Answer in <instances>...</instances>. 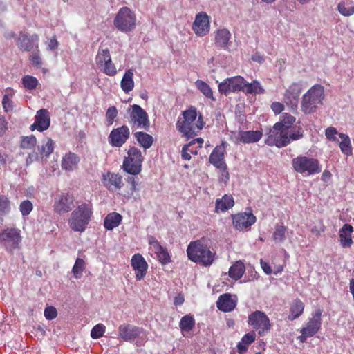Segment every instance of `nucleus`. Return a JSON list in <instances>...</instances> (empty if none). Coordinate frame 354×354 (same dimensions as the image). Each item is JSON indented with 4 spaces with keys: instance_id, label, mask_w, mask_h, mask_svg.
<instances>
[{
    "instance_id": "nucleus-12",
    "label": "nucleus",
    "mask_w": 354,
    "mask_h": 354,
    "mask_svg": "<svg viewBox=\"0 0 354 354\" xmlns=\"http://www.w3.org/2000/svg\"><path fill=\"white\" fill-rule=\"evenodd\" d=\"M129 124L133 129L148 130L150 122L147 113L139 105H132L131 111L129 113Z\"/></svg>"
},
{
    "instance_id": "nucleus-61",
    "label": "nucleus",
    "mask_w": 354,
    "mask_h": 354,
    "mask_svg": "<svg viewBox=\"0 0 354 354\" xmlns=\"http://www.w3.org/2000/svg\"><path fill=\"white\" fill-rule=\"evenodd\" d=\"M46 44L48 50H56L59 46V42L57 41L56 36H53L51 38H50L47 41Z\"/></svg>"
},
{
    "instance_id": "nucleus-64",
    "label": "nucleus",
    "mask_w": 354,
    "mask_h": 354,
    "mask_svg": "<svg viewBox=\"0 0 354 354\" xmlns=\"http://www.w3.org/2000/svg\"><path fill=\"white\" fill-rule=\"evenodd\" d=\"M8 162H12V158L6 153H0V168L5 167Z\"/></svg>"
},
{
    "instance_id": "nucleus-11",
    "label": "nucleus",
    "mask_w": 354,
    "mask_h": 354,
    "mask_svg": "<svg viewBox=\"0 0 354 354\" xmlns=\"http://www.w3.org/2000/svg\"><path fill=\"white\" fill-rule=\"evenodd\" d=\"M21 241V231L17 227H7L0 232V244L8 252L18 248Z\"/></svg>"
},
{
    "instance_id": "nucleus-13",
    "label": "nucleus",
    "mask_w": 354,
    "mask_h": 354,
    "mask_svg": "<svg viewBox=\"0 0 354 354\" xmlns=\"http://www.w3.org/2000/svg\"><path fill=\"white\" fill-rule=\"evenodd\" d=\"M225 142H222V145L216 146L212 151L209 162L213 165L216 168L218 169L221 173L222 177L225 180H228L230 178V174L227 170V166L225 162Z\"/></svg>"
},
{
    "instance_id": "nucleus-30",
    "label": "nucleus",
    "mask_w": 354,
    "mask_h": 354,
    "mask_svg": "<svg viewBox=\"0 0 354 354\" xmlns=\"http://www.w3.org/2000/svg\"><path fill=\"white\" fill-rule=\"evenodd\" d=\"M234 200L231 194H224L221 198L215 201V212H225L233 207Z\"/></svg>"
},
{
    "instance_id": "nucleus-59",
    "label": "nucleus",
    "mask_w": 354,
    "mask_h": 354,
    "mask_svg": "<svg viewBox=\"0 0 354 354\" xmlns=\"http://www.w3.org/2000/svg\"><path fill=\"white\" fill-rule=\"evenodd\" d=\"M338 133L337 129L335 127H330L326 129L325 136L327 139L333 141H337V138L335 136Z\"/></svg>"
},
{
    "instance_id": "nucleus-5",
    "label": "nucleus",
    "mask_w": 354,
    "mask_h": 354,
    "mask_svg": "<svg viewBox=\"0 0 354 354\" xmlns=\"http://www.w3.org/2000/svg\"><path fill=\"white\" fill-rule=\"evenodd\" d=\"M303 136V132L299 130L290 133L283 129L276 128V125L274 124L272 129L268 133L265 143L268 146H276L278 148H281L288 145L291 141L301 139Z\"/></svg>"
},
{
    "instance_id": "nucleus-8",
    "label": "nucleus",
    "mask_w": 354,
    "mask_h": 354,
    "mask_svg": "<svg viewBox=\"0 0 354 354\" xmlns=\"http://www.w3.org/2000/svg\"><path fill=\"white\" fill-rule=\"evenodd\" d=\"M113 24L122 32H131L136 28V15L129 8L122 7L114 18Z\"/></svg>"
},
{
    "instance_id": "nucleus-54",
    "label": "nucleus",
    "mask_w": 354,
    "mask_h": 354,
    "mask_svg": "<svg viewBox=\"0 0 354 354\" xmlns=\"http://www.w3.org/2000/svg\"><path fill=\"white\" fill-rule=\"evenodd\" d=\"M106 327L102 324L95 325L91 331V337L93 339H99L102 337L105 333Z\"/></svg>"
},
{
    "instance_id": "nucleus-31",
    "label": "nucleus",
    "mask_w": 354,
    "mask_h": 354,
    "mask_svg": "<svg viewBox=\"0 0 354 354\" xmlns=\"http://www.w3.org/2000/svg\"><path fill=\"white\" fill-rule=\"evenodd\" d=\"M80 158L73 152L66 153L62 160L61 166L62 169L68 171H73L77 167Z\"/></svg>"
},
{
    "instance_id": "nucleus-3",
    "label": "nucleus",
    "mask_w": 354,
    "mask_h": 354,
    "mask_svg": "<svg viewBox=\"0 0 354 354\" xmlns=\"http://www.w3.org/2000/svg\"><path fill=\"white\" fill-rule=\"evenodd\" d=\"M188 259L205 267L210 266L216 259V252L204 243L203 239L191 241L187 248Z\"/></svg>"
},
{
    "instance_id": "nucleus-25",
    "label": "nucleus",
    "mask_w": 354,
    "mask_h": 354,
    "mask_svg": "<svg viewBox=\"0 0 354 354\" xmlns=\"http://www.w3.org/2000/svg\"><path fill=\"white\" fill-rule=\"evenodd\" d=\"M50 124V113L47 109H41L39 110L35 117V122L30 125L31 131L35 129L39 131H44L48 129Z\"/></svg>"
},
{
    "instance_id": "nucleus-15",
    "label": "nucleus",
    "mask_w": 354,
    "mask_h": 354,
    "mask_svg": "<svg viewBox=\"0 0 354 354\" xmlns=\"http://www.w3.org/2000/svg\"><path fill=\"white\" fill-rule=\"evenodd\" d=\"M245 80L241 76H234L225 79L218 84V91L225 95L230 93H234L243 90Z\"/></svg>"
},
{
    "instance_id": "nucleus-18",
    "label": "nucleus",
    "mask_w": 354,
    "mask_h": 354,
    "mask_svg": "<svg viewBox=\"0 0 354 354\" xmlns=\"http://www.w3.org/2000/svg\"><path fill=\"white\" fill-rule=\"evenodd\" d=\"M192 28L198 37L207 35L210 30L209 17L207 14L205 12H200L196 14Z\"/></svg>"
},
{
    "instance_id": "nucleus-4",
    "label": "nucleus",
    "mask_w": 354,
    "mask_h": 354,
    "mask_svg": "<svg viewBox=\"0 0 354 354\" xmlns=\"http://www.w3.org/2000/svg\"><path fill=\"white\" fill-rule=\"evenodd\" d=\"M93 215V207L91 203H83L79 205L71 213L68 225L74 232L85 231Z\"/></svg>"
},
{
    "instance_id": "nucleus-44",
    "label": "nucleus",
    "mask_w": 354,
    "mask_h": 354,
    "mask_svg": "<svg viewBox=\"0 0 354 354\" xmlns=\"http://www.w3.org/2000/svg\"><path fill=\"white\" fill-rule=\"evenodd\" d=\"M339 136L342 139V141L339 142L341 151L346 156L351 155L352 147L349 136L342 133H339Z\"/></svg>"
},
{
    "instance_id": "nucleus-41",
    "label": "nucleus",
    "mask_w": 354,
    "mask_h": 354,
    "mask_svg": "<svg viewBox=\"0 0 354 354\" xmlns=\"http://www.w3.org/2000/svg\"><path fill=\"white\" fill-rule=\"evenodd\" d=\"M243 91L246 94L256 95L264 93L265 89L257 80H253L251 83L245 82Z\"/></svg>"
},
{
    "instance_id": "nucleus-33",
    "label": "nucleus",
    "mask_w": 354,
    "mask_h": 354,
    "mask_svg": "<svg viewBox=\"0 0 354 354\" xmlns=\"http://www.w3.org/2000/svg\"><path fill=\"white\" fill-rule=\"evenodd\" d=\"M304 308L305 304L301 300L299 299H295L290 304L288 319L290 321L297 319L303 314Z\"/></svg>"
},
{
    "instance_id": "nucleus-56",
    "label": "nucleus",
    "mask_w": 354,
    "mask_h": 354,
    "mask_svg": "<svg viewBox=\"0 0 354 354\" xmlns=\"http://www.w3.org/2000/svg\"><path fill=\"white\" fill-rule=\"evenodd\" d=\"M118 111L115 106L109 107L105 115L106 120L108 125L113 124L115 118L117 117Z\"/></svg>"
},
{
    "instance_id": "nucleus-48",
    "label": "nucleus",
    "mask_w": 354,
    "mask_h": 354,
    "mask_svg": "<svg viewBox=\"0 0 354 354\" xmlns=\"http://www.w3.org/2000/svg\"><path fill=\"white\" fill-rule=\"evenodd\" d=\"M37 145V138L35 136H22L20 147L23 149L33 150Z\"/></svg>"
},
{
    "instance_id": "nucleus-1",
    "label": "nucleus",
    "mask_w": 354,
    "mask_h": 354,
    "mask_svg": "<svg viewBox=\"0 0 354 354\" xmlns=\"http://www.w3.org/2000/svg\"><path fill=\"white\" fill-rule=\"evenodd\" d=\"M102 182L110 192H117L127 198H131L134 192L138 190V181L133 176H129L124 185L122 177L120 174L108 171L103 175Z\"/></svg>"
},
{
    "instance_id": "nucleus-53",
    "label": "nucleus",
    "mask_w": 354,
    "mask_h": 354,
    "mask_svg": "<svg viewBox=\"0 0 354 354\" xmlns=\"http://www.w3.org/2000/svg\"><path fill=\"white\" fill-rule=\"evenodd\" d=\"M10 212V201L4 195L0 194V217L8 214ZM0 219L3 220L2 218Z\"/></svg>"
},
{
    "instance_id": "nucleus-36",
    "label": "nucleus",
    "mask_w": 354,
    "mask_h": 354,
    "mask_svg": "<svg viewBox=\"0 0 354 354\" xmlns=\"http://www.w3.org/2000/svg\"><path fill=\"white\" fill-rule=\"evenodd\" d=\"M6 93L3 96L2 106L6 113H8L13 110V101L12 98L15 95V91L12 88H7L5 90Z\"/></svg>"
},
{
    "instance_id": "nucleus-26",
    "label": "nucleus",
    "mask_w": 354,
    "mask_h": 354,
    "mask_svg": "<svg viewBox=\"0 0 354 354\" xmlns=\"http://www.w3.org/2000/svg\"><path fill=\"white\" fill-rule=\"evenodd\" d=\"M296 121V118L289 113H283L281 115L279 121L276 122V128L283 129L289 133L297 132L299 130L304 133L302 128L300 126H295L294 123Z\"/></svg>"
},
{
    "instance_id": "nucleus-42",
    "label": "nucleus",
    "mask_w": 354,
    "mask_h": 354,
    "mask_svg": "<svg viewBox=\"0 0 354 354\" xmlns=\"http://www.w3.org/2000/svg\"><path fill=\"white\" fill-rule=\"evenodd\" d=\"M245 270L244 264L241 261H236L230 267L228 274L230 278L238 280L242 277Z\"/></svg>"
},
{
    "instance_id": "nucleus-32",
    "label": "nucleus",
    "mask_w": 354,
    "mask_h": 354,
    "mask_svg": "<svg viewBox=\"0 0 354 354\" xmlns=\"http://www.w3.org/2000/svg\"><path fill=\"white\" fill-rule=\"evenodd\" d=\"M353 227L351 225L346 223L339 230V241L343 248L351 247L353 241L352 239V232Z\"/></svg>"
},
{
    "instance_id": "nucleus-63",
    "label": "nucleus",
    "mask_w": 354,
    "mask_h": 354,
    "mask_svg": "<svg viewBox=\"0 0 354 354\" xmlns=\"http://www.w3.org/2000/svg\"><path fill=\"white\" fill-rule=\"evenodd\" d=\"M319 225L318 227L314 226L311 228V232L316 235H319L322 232L325 231L326 227L323 223L322 220H319Z\"/></svg>"
},
{
    "instance_id": "nucleus-35",
    "label": "nucleus",
    "mask_w": 354,
    "mask_h": 354,
    "mask_svg": "<svg viewBox=\"0 0 354 354\" xmlns=\"http://www.w3.org/2000/svg\"><path fill=\"white\" fill-rule=\"evenodd\" d=\"M122 216L117 212L108 214L104 220V226L107 230H112L118 227L122 221Z\"/></svg>"
},
{
    "instance_id": "nucleus-47",
    "label": "nucleus",
    "mask_w": 354,
    "mask_h": 354,
    "mask_svg": "<svg viewBox=\"0 0 354 354\" xmlns=\"http://www.w3.org/2000/svg\"><path fill=\"white\" fill-rule=\"evenodd\" d=\"M196 86L197 88L207 98H210L212 100L215 101L216 99L214 97L212 90L211 87L204 81L198 80L196 82Z\"/></svg>"
},
{
    "instance_id": "nucleus-50",
    "label": "nucleus",
    "mask_w": 354,
    "mask_h": 354,
    "mask_svg": "<svg viewBox=\"0 0 354 354\" xmlns=\"http://www.w3.org/2000/svg\"><path fill=\"white\" fill-rule=\"evenodd\" d=\"M21 83L26 89L33 90L38 86L39 81L35 77L26 75L22 77Z\"/></svg>"
},
{
    "instance_id": "nucleus-38",
    "label": "nucleus",
    "mask_w": 354,
    "mask_h": 354,
    "mask_svg": "<svg viewBox=\"0 0 354 354\" xmlns=\"http://www.w3.org/2000/svg\"><path fill=\"white\" fill-rule=\"evenodd\" d=\"M134 138L136 139L138 143L142 147L145 149L150 148L153 142L152 136L143 132L138 131L133 133Z\"/></svg>"
},
{
    "instance_id": "nucleus-57",
    "label": "nucleus",
    "mask_w": 354,
    "mask_h": 354,
    "mask_svg": "<svg viewBox=\"0 0 354 354\" xmlns=\"http://www.w3.org/2000/svg\"><path fill=\"white\" fill-rule=\"evenodd\" d=\"M32 203L29 200L23 201L19 205V209L23 216L28 215L32 210Z\"/></svg>"
},
{
    "instance_id": "nucleus-7",
    "label": "nucleus",
    "mask_w": 354,
    "mask_h": 354,
    "mask_svg": "<svg viewBox=\"0 0 354 354\" xmlns=\"http://www.w3.org/2000/svg\"><path fill=\"white\" fill-rule=\"evenodd\" d=\"M293 169L304 176H313L322 171L319 161L315 158L306 156H299L292 160Z\"/></svg>"
},
{
    "instance_id": "nucleus-27",
    "label": "nucleus",
    "mask_w": 354,
    "mask_h": 354,
    "mask_svg": "<svg viewBox=\"0 0 354 354\" xmlns=\"http://www.w3.org/2000/svg\"><path fill=\"white\" fill-rule=\"evenodd\" d=\"M236 300L232 298L230 293H224L219 296L216 306L218 310L224 313L232 311L236 306Z\"/></svg>"
},
{
    "instance_id": "nucleus-2",
    "label": "nucleus",
    "mask_w": 354,
    "mask_h": 354,
    "mask_svg": "<svg viewBox=\"0 0 354 354\" xmlns=\"http://www.w3.org/2000/svg\"><path fill=\"white\" fill-rule=\"evenodd\" d=\"M197 116L196 109L194 106H190L183 112V118H179L176 122V129L183 136L192 138L203 129L204 126L203 116L201 114L198 118Z\"/></svg>"
},
{
    "instance_id": "nucleus-29",
    "label": "nucleus",
    "mask_w": 354,
    "mask_h": 354,
    "mask_svg": "<svg viewBox=\"0 0 354 354\" xmlns=\"http://www.w3.org/2000/svg\"><path fill=\"white\" fill-rule=\"evenodd\" d=\"M263 136V132L257 131H241L239 133L238 140L243 144L254 143L259 141Z\"/></svg>"
},
{
    "instance_id": "nucleus-9",
    "label": "nucleus",
    "mask_w": 354,
    "mask_h": 354,
    "mask_svg": "<svg viewBox=\"0 0 354 354\" xmlns=\"http://www.w3.org/2000/svg\"><path fill=\"white\" fill-rule=\"evenodd\" d=\"M143 160L144 157L141 151L136 147H130L127 151V156L123 161V169L128 174L137 175L142 170Z\"/></svg>"
},
{
    "instance_id": "nucleus-23",
    "label": "nucleus",
    "mask_w": 354,
    "mask_h": 354,
    "mask_svg": "<svg viewBox=\"0 0 354 354\" xmlns=\"http://www.w3.org/2000/svg\"><path fill=\"white\" fill-rule=\"evenodd\" d=\"M131 266L135 271V277L137 281H140L145 277L147 272L148 263L142 254L137 253L133 255L131 260Z\"/></svg>"
},
{
    "instance_id": "nucleus-28",
    "label": "nucleus",
    "mask_w": 354,
    "mask_h": 354,
    "mask_svg": "<svg viewBox=\"0 0 354 354\" xmlns=\"http://www.w3.org/2000/svg\"><path fill=\"white\" fill-rule=\"evenodd\" d=\"M214 44L216 48L223 50H229V42L231 39L230 32L226 29H219L215 31Z\"/></svg>"
},
{
    "instance_id": "nucleus-21",
    "label": "nucleus",
    "mask_w": 354,
    "mask_h": 354,
    "mask_svg": "<svg viewBox=\"0 0 354 354\" xmlns=\"http://www.w3.org/2000/svg\"><path fill=\"white\" fill-rule=\"evenodd\" d=\"M322 312L323 310L321 308H316L311 314V317L308 319L306 325L301 329L307 333L311 337H313L317 334L322 326Z\"/></svg>"
},
{
    "instance_id": "nucleus-46",
    "label": "nucleus",
    "mask_w": 354,
    "mask_h": 354,
    "mask_svg": "<svg viewBox=\"0 0 354 354\" xmlns=\"http://www.w3.org/2000/svg\"><path fill=\"white\" fill-rule=\"evenodd\" d=\"M287 227L283 224L277 225L272 234V239L276 243H282L286 239Z\"/></svg>"
},
{
    "instance_id": "nucleus-22",
    "label": "nucleus",
    "mask_w": 354,
    "mask_h": 354,
    "mask_svg": "<svg viewBox=\"0 0 354 354\" xmlns=\"http://www.w3.org/2000/svg\"><path fill=\"white\" fill-rule=\"evenodd\" d=\"M144 331L143 328L130 324H123L118 327V336L125 342H131L138 337Z\"/></svg>"
},
{
    "instance_id": "nucleus-16",
    "label": "nucleus",
    "mask_w": 354,
    "mask_h": 354,
    "mask_svg": "<svg viewBox=\"0 0 354 354\" xmlns=\"http://www.w3.org/2000/svg\"><path fill=\"white\" fill-rule=\"evenodd\" d=\"M73 207L74 197L71 194L62 193L55 198L53 209L59 215L69 212Z\"/></svg>"
},
{
    "instance_id": "nucleus-17",
    "label": "nucleus",
    "mask_w": 354,
    "mask_h": 354,
    "mask_svg": "<svg viewBox=\"0 0 354 354\" xmlns=\"http://www.w3.org/2000/svg\"><path fill=\"white\" fill-rule=\"evenodd\" d=\"M130 130L126 125L113 129L108 137L109 143L112 147H121L129 138Z\"/></svg>"
},
{
    "instance_id": "nucleus-45",
    "label": "nucleus",
    "mask_w": 354,
    "mask_h": 354,
    "mask_svg": "<svg viewBox=\"0 0 354 354\" xmlns=\"http://www.w3.org/2000/svg\"><path fill=\"white\" fill-rule=\"evenodd\" d=\"M198 149H199L190 141L183 147L181 157L185 160H190L191 154L197 155Z\"/></svg>"
},
{
    "instance_id": "nucleus-40",
    "label": "nucleus",
    "mask_w": 354,
    "mask_h": 354,
    "mask_svg": "<svg viewBox=\"0 0 354 354\" xmlns=\"http://www.w3.org/2000/svg\"><path fill=\"white\" fill-rule=\"evenodd\" d=\"M337 10L343 16L348 17L353 15L354 1L344 0L340 1L337 5Z\"/></svg>"
},
{
    "instance_id": "nucleus-10",
    "label": "nucleus",
    "mask_w": 354,
    "mask_h": 354,
    "mask_svg": "<svg viewBox=\"0 0 354 354\" xmlns=\"http://www.w3.org/2000/svg\"><path fill=\"white\" fill-rule=\"evenodd\" d=\"M248 323L261 337L268 334L272 328L269 317L261 310H255L250 314Z\"/></svg>"
},
{
    "instance_id": "nucleus-60",
    "label": "nucleus",
    "mask_w": 354,
    "mask_h": 354,
    "mask_svg": "<svg viewBox=\"0 0 354 354\" xmlns=\"http://www.w3.org/2000/svg\"><path fill=\"white\" fill-rule=\"evenodd\" d=\"M40 158L41 157L39 152L37 153L33 151L32 153H30L27 156L26 163L27 165H29L35 161H39Z\"/></svg>"
},
{
    "instance_id": "nucleus-39",
    "label": "nucleus",
    "mask_w": 354,
    "mask_h": 354,
    "mask_svg": "<svg viewBox=\"0 0 354 354\" xmlns=\"http://www.w3.org/2000/svg\"><path fill=\"white\" fill-rule=\"evenodd\" d=\"M54 144L51 138H47L41 146H38L37 149L41 159L48 158L53 152Z\"/></svg>"
},
{
    "instance_id": "nucleus-19",
    "label": "nucleus",
    "mask_w": 354,
    "mask_h": 354,
    "mask_svg": "<svg viewBox=\"0 0 354 354\" xmlns=\"http://www.w3.org/2000/svg\"><path fill=\"white\" fill-rule=\"evenodd\" d=\"M148 243L150 248L156 254L158 260L161 264L165 266L171 262V256L167 249L162 246L155 236H149Z\"/></svg>"
},
{
    "instance_id": "nucleus-52",
    "label": "nucleus",
    "mask_w": 354,
    "mask_h": 354,
    "mask_svg": "<svg viewBox=\"0 0 354 354\" xmlns=\"http://www.w3.org/2000/svg\"><path fill=\"white\" fill-rule=\"evenodd\" d=\"M86 267L85 261L81 258H77L72 268V272L76 279H80L82 276V272Z\"/></svg>"
},
{
    "instance_id": "nucleus-34",
    "label": "nucleus",
    "mask_w": 354,
    "mask_h": 354,
    "mask_svg": "<svg viewBox=\"0 0 354 354\" xmlns=\"http://www.w3.org/2000/svg\"><path fill=\"white\" fill-rule=\"evenodd\" d=\"M133 78V71L132 69L127 70L120 82L121 88L125 93H129L133 89L134 81Z\"/></svg>"
},
{
    "instance_id": "nucleus-14",
    "label": "nucleus",
    "mask_w": 354,
    "mask_h": 354,
    "mask_svg": "<svg viewBox=\"0 0 354 354\" xmlns=\"http://www.w3.org/2000/svg\"><path fill=\"white\" fill-rule=\"evenodd\" d=\"M39 38L37 34L29 35L24 32H19L16 38V44L20 50L23 52L31 51L34 48H39Z\"/></svg>"
},
{
    "instance_id": "nucleus-51",
    "label": "nucleus",
    "mask_w": 354,
    "mask_h": 354,
    "mask_svg": "<svg viewBox=\"0 0 354 354\" xmlns=\"http://www.w3.org/2000/svg\"><path fill=\"white\" fill-rule=\"evenodd\" d=\"M109 57H111L109 50L108 48L99 50L95 57L96 64L100 68L102 65L109 59Z\"/></svg>"
},
{
    "instance_id": "nucleus-58",
    "label": "nucleus",
    "mask_w": 354,
    "mask_h": 354,
    "mask_svg": "<svg viewBox=\"0 0 354 354\" xmlns=\"http://www.w3.org/2000/svg\"><path fill=\"white\" fill-rule=\"evenodd\" d=\"M44 316L46 319L52 320L57 317V311L54 306H48L44 310Z\"/></svg>"
},
{
    "instance_id": "nucleus-49",
    "label": "nucleus",
    "mask_w": 354,
    "mask_h": 354,
    "mask_svg": "<svg viewBox=\"0 0 354 354\" xmlns=\"http://www.w3.org/2000/svg\"><path fill=\"white\" fill-rule=\"evenodd\" d=\"M99 69L106 75L111 77L115 76L118 73L116 66L112 62L111 57H109L108 61H106Z\"/></svg>"
},
{
    "instance_id": "nucleus-24",
    "label": "nucleus",
    "mask_w": 354,
    "mask_h": 354,
    "mask_svg": "<svg viewBox=\"0 0 354 354\" xmlns=\"http://www.w3.org/2000/svg\"><path fill=\"white\" fill-rule=\"evenodd\" d=\"M301 90V85L293 83L285 92L283 101L292 110L297 108Z\"/></svg>"
},
{
    "instance_id": "nucleus-6",
    "label": "nucleus",
    "mask_w": 354,
    "mask_h": 354,
    "mask_svg": "<svg viewBox=\"0 0 354 354\" xmlns=\"http://www.w3.org/2000/svg\"><path fill=\"white\" fill-rule=\"evenodd\" d=\"M324 89L320 84L313 86L302 97L301 111L305 114L314 113L323 104Z\"/></svg>"
},
{
    "instance_id": "nucleus-62",
    "label": "nucleus",
    "mask_w": 354,
    "mask_h": 354,
    "mask_svg": "<svg viewBox=\"0 0 354 354\" xmlns=\"http://www.w3.org/2000/svg\"><path fill=\"white\" fill-rule=\"evenodd\" d=\"M271 109L275 114H279L283 111L284 106L281 102H274L272 103Z\"/></svg>"
},
{
    "instance_id": "nucleus-43",
    "label": "nucleus",
    "mask_w": 354,
    "mask_h": 354,
    "mask_svg": "<svg viewBox=\"0 0 354 354\" xmlns=\"http://www.w3.org/2000/svg\"><path fill=\"white\" fill-rule=\"evenodd\" d=\"M194 326L195 319L191 315L183 316L179 322V327L182 332H189L194 329Z\"/></svg>"
},
{
    "instance_id": "nucleus-37",
    "label": "nucleus",
    "mask_w": 354,
    "mask_h": 354,
    "mask_svg": "<svg viewBox=\"0 0 354 354\" xmlns=\"http://www.w3.org/2000/svg\"><path fill=\"white\" fill-rule=\"evenodd\" d=\"M256 334L254 331L246 333L237 344V350L239 354H243L248 350V346L254 342Z\"/></svg>"
},
{
    "instance_id": "nucleus-20",
    "label": "nucleus",
    "mask_w": 354,
    "mask_h": 354,
    "mask_svg": "<svg viewBox=\"0 0 354 354\" xmlns=\"http://www.w3.org/2000/svg\"><path fill=\"white\" fill-rule=\"evenodd\" d=\"M232 223L237 230H247L254 224L256 216L252 212H241L232 215Z\"/></svg>"
},
{
    "instance_id": "nucleus-55",
    "label": "nucleus",
    "mask_w": 354,
    "mask_h": 354,
    "mask_svg": "<svg viewBox=\"0 0 354 354\" xmlns=\"http://www.w3.org/2000/svg\"><path fill=\"white\" fill-rule=\"evenodd\" d=\"M29 60L31 62L34 67L39 68L42 66V59L40 55L39 48L35 52L31 53L29 56Z\"/></svg>"
}]
</instances>
